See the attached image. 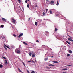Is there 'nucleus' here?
Listing matches in <instances>:
<instances>
[{
	"mask_svg": "<svg viewBox=\"0 0 73 73\" xmlns=\"http://www.w3.org/2000/svg\"><path fill=\"white\" fill-rule=\"evenodd\" d=\"M15 52L17 53H18V54H20V50H19V49L17 48L15 50Z\"/></svg>",
	"mask_w": 73,
	"mask_h": 73,
	"instance_id": "obj_1",
	"label": "nucleus"
},
{
	"mask_svg": "<svg viewBox=\"0 0 73 73\" xmlns=\"http://www.w3.org/2000/svg\"><path fill=\"white\" fill-rule=\"evenodd\" d=\"M4 47L5 49H6V50H7V48H6V47H6V48H8V49H10V48H9V46H7V45L5 44H4Z\"/></svg>",
	"mask_w": 73,
	"mask_h": 73,
	"instance_id": "obj_2",
	"label": "nucleus"
},
{
	"mask_svg": "<svg viewBox=\"0 0 73 73\" xmlns=\"http://www.w3.org/2000/svg\"><path fill=\"white\" fill-rule=\"evenodd\" d=\"M23 33H21L18 36V38H20V37H21V36H23Z\"/></svg>",
	"mask_w": 73,
	"mask_h": 73,
	"instance_id": "obj_3",
	"label": "nucleus"
},
{
	"mask_svg": "<svg viewBox=\"0 0 73 73\" xmlns=\"http://www.w3.org/2000/svg\"><path fill=\"white\" fill-rule=\"evenodd\" d=\"M51 5H54V1H52L51 2Z\"/></svg>",
	"mask_w": 73,
	"mask_h": 73,
	"instance_id": "obj_4",
	"label": "nucleus"
},
{
	"mask_svg": "<svg viewBox=\"0 0 73 73\" xmlns=\"http://www.w3.org/2000/svg\"><path fill=\"white\" fill-rule=\"evenodd\" d=\"M2 20L5 22L7 21V20H6V19H5L4 18H2Z\"/></svg>",
	"mask_w": 73,
	"mask_h": 73,
	"instance_id": "obj_5",
	"label": "nucleus"
},
{
	"mask_svg": "<svg viewBox=\"0 0 73 73\" xmlns=\"http://www.w3.org/2000/svg\"><path fill=\"white\" fill-rule=\"evenodd\" d=\"M68 40L69 41H70L73 42V39H72L71 38H68Z\"/></svg>",
	"mask_w": 73,
	"mask_h": 73,
	"instance_id": "obj_6",
	"label": "nucleus"
},
{
	"mask_svg": "<svg viewBox=\"0 0 73 73\" xmlns=\"http://www.w3.org/2000/svg\"><path fill=\"white\" fill-rule=\"evenodd\" d=\"M11 20H12V22L13 23H15V19H13L12 18L11 19Z\"/></svg>",
	"mask_w": 73,
	"mask_h": 73,
	"instance_id": "obj_7",
	"label": "nucleus"
},
{
	"mask_svg": "<svg viewBox=\"0 0 73 73\" xmlns=\"http://www.w3.org/2000/svg\"><path fill=\"white\" fill-rule=\"evenodd\" d=\"M66 42H67V44H69L70 45H71V44H70V42H69V41H66Z\"/></svg>",
	"mask_w": 73,
	"mask_h": 73,
	"instance_id": "obj_8",
	"label": "nucleus"
},
{
	"mask_svg": "<svg viewBox=\"0 0 73 73\" xmlns=\"http://www.w3.org/2000/svg\"><path fill=\"white\" fill-rule=\"evenodd\" d=\"M48 66H54V65H53V64H49L48 65Z\"/></svg>",
	"mask_w": 73,
	"mask_h": 73,
	"instance_id": "obj_9",
	"label": "nucleus"
},
{
	"mask_svg": "<svg viewBox=\"0 0 73 73\" xmlns=\"http://www.w3.org/2000/svg\"><path fill=\"white\" fill-rule=\"evenodd\" d=\"M4 26L3 25H1L0 26V28H4Z\"/></svg>",
	"mask_w": 73,
	"mask_h": 73,
	"instance_id": "obj_10",
	"label": "nucleus"
},
{
	"mask_svg": "<svg viewBox=\"0 0 73 73\" xmlns=\"http://www.w3.org/2000/svg\"><path fill=\"white\" fill-rule=\"evenodd\" d=\"M57 30H58V29H57L56 28H55L54 30V32H57Z\"/></svg>",
	"mask_w": 73,
	"mask_h": 73,
	"instance_id": "obj_11",
	"label": "nucleus"
},
{
	"mask_svg": "<svg viewBox=\"0 0 73 73\" xmlns=\"http://www.w3.org/2000/svg\"><path fill=\"white\" fill-rule=\"evenodd\" d=\"M18 69L19 71L20 72H21V73H23V72H22L21 71V70H20V68H18Z\"/></svg>",
	"mask_w": 73,
	"mask_h": 73,
	"instance_id": "obj_12",
	"label": "nucleus"
},
{
	"mask_svg": "<svg viewBox=\"0 0 73 73\" xmlns=\"http://www.w3.org/2000/svg\"><path fill=\"white\" fill-rule=\"evenodd\" d=\"M53 62H54V63H58V62L53 61Z\"/></svg>",
	"mask_w": 73,
	"mask_h": 73,
	"instance_id": "obj_13",
	"label": "nucleus"
},
{
	"mask_svg": "<svg viewBox=\"0 0 73 73\" xmlns=\"http://www.w3.org/2000/svg\"><path fill=\"white\" fill-rule=\"evenodd\" d=\"M32 57H35V54H33L32 55Z\"/></svg>",
	"mask_w": 73,
	"mask_h": 73,
	"instance_id": "obj_14",
	"label": "nucleus"
},
{
	"mask_svg": "<svg viewBox=\"0 0 73 73\" xmlns=\"http://www.w3.org/2000/svg\"><path fill=\"white\" fill-rule=\"evenodd\" d=\"M35 25H36V26H37V22H35Z\"/></svg>",
	"mask_w": 73,
	"mask_h": 73,
	"instance_id": "obj_15",
	"label": "nucleus"
},
{
	"mask_svg": "<svg viewBox=\"0 0 73 73\" xmlns=\"http://www.w3.org/2000/svg\"><path fill=\"white\" fill-rule=\"evenodd\" d=\"M29 55L30 56H32V52H30L29 54Z\"/></svg>",
	"mask_w": 73,
	"mask_h": 73,
	"instance_id": "obj_16",
	"label": "nucleus"
},
{
	"mask_svg": "<svg viewBox=\"0 0 73 73\" xmlns=\"http://www.w3.org/2000/svg\"><path fill=\"white\" fill-rule=\"evenodd\" d=\"M7 63V60H5V64H6Z\"/></svg>",
	"mask_w": 73,
	"mask_h": 73,
	"instance_id": "obj_17",
	"label": "nucleus"
},
{
	"mask_svg": "<svg viewBox=\"0 0 73 73\" xmlns=\"http://www.w3.org/2000/svg\"><path fill=\"white\" fill-rule=\"evenodd\" d=\"M69 52L70 53H72V51L71 50H69Z\"/></svg>",
	"mask_w": 73,
	"mask_h": 73,
	"instance_id": "obj_18",
	"label": "nucleus"
},
{
	"mask_svg": "<svg viewBox=\"0 0 73 73\" xmlns=\"http://www.w3.org/2000/svg\"><path fill=\"white\" fill-rule=\"evenodd\" d=\"M23 44H25V45H28V44L27 43H25V42H23Z\"/></svg>",
	"mask_w": 73,
	"mask_h": 73,
	"instance_id": "obj_19",
	"label": "nucleus"
},
{
	"mask_svg": "<svg viewBox=\"0 0 73 73\" xmlns=\"http://www.w3.org/2000/svg\"><path fill=\"white\" fill-rule=\"evenodd\" d=\"M27 8H29V4H27Z\"/></svg>",
	"mask_w": 73,
	"mask_h": 73,
	"instance_id": "obj_20",
	"label": "nucleus"
},
{
	"mask_svg": "<svg viewBox=\"0 0 73 73\" xmlns=\"http://www.w3.org/2000/svg\"><path fill=\"white\" fill-rule=\"evenodd\" d=\"M48 58H45L44 59V60L45 61H47V60H48Z\"/></svg>",
	"mask_w": 73,
	"mask_h": 73,
	"instance_id": "obj_21",
	"label": "nucleus"
},
{
	"mask_svg": "<svg viewBox=\"0 0 73 73\" xmlns=\"http://www.w3.org/2000/svg\"><path fill=\"white\" fill-rule=\"evenodd\" d=\"M0 68H3V65L2 64H1L0 65Z\"/></svg>",
	"mask_w": 73,
	"mask_h": 73,
	"instance_id": "obj_22",
	"label": "nucleus"
},
{
	"mask_svg": "<svg viewBox=\"0 0 73 73\" xmlns=\"http://www.w3.org/2000/svg\"><path fill=\"white\" fill-rule=\"evenodd\" d=\"M59 5V3H58V1H57V4H56L57 5Z\"/></svg>",
	"mask_w": 73,
	"mask_h": 73,
	"instance_id": "obj_23",
	"label": "nucleus"
},
{
	"mask_svg": "<svg viewBox=\"0 0 73 73\" xmlns=\"http://www.w3.org/2000/svg\"><path fill=\"white\" fill-rule=\"evenodd\" d=\"M13 36H14V37H16V35H15V34H13Z\"/></svg>",
	"mask_w": 73,
	"mask_h": 73,
	"instance_id": "obj_24",
	"label": "nucleus"
},
{
	"mask_svg": "<svg viewBox=\"0 0 73 73\" xmlns=\"http://www.w3.org/2000/svg\"><path fill=\"white\" fill-rule=\"evenodd\" d=\"M50 14H52V12L51 10L50 11Z\"/></svg>",
	"mask_w": 73,
	"mask_h": 73,
	"instance_id": "obj_25",
	"label": "nucleus"
},
{
	"mask_svg": "<svg viewBox=\"0 0 73 73\" xmlns=\"http://www.w3.org/2000/svg\"><path fill=\"white\" fill-rule=\"evenodd\" d=\"M72 66V65H69L66 66H66Z\"/></svg>",
	"mask_w": 73,
	"mask_h": 73,
	"instance_id": "obj_26",
	"label": "nucleus"
},
{
	"mask_svg": "<svg viewBox=\"0 0 73 73\" xmlns=\"http://www.w3.org/2000/svg\"><path fill=\"white\" fill-rule=\"evenodd\" d=\"M35 7L36 8L37 7V4H36Z\"/></svg>",
	"mask_w": 73,
	"mask_h": 73,
	"instance_id": "obj_27",
	"label": "nucleus"
},
{
	"mask_svg": "<svg viewBox=\"0 0 73 73\" xmlns=\"http://www.w3.org/2000/svg\"><path fill=\"white\" fill-rule=\"evenodd\" d=\"M46 68L47 69H50V68H51V67L49 68V67H46Z\"/></svg>",
	"mask_w": 73,
	"mask_h": 73,
	"instance_id": "obj_28",
	"label": "nucleus"
},
{
	"mask_svg": "<svg viewBox=\"0 0 73 73\" xmlns=\"http://www.w3.org/2000/svg\"><path fill=\"white\" fill-rule=\"evenodd\" d=\"M67 70V68H65L62 70Z\"/></svg>",
	"mask_w": 73,
	"mask_h": 73,
	"instance_id": "obj_29",
	"label": "nucleus"
},
{
	"mask_svg": "<svg viewBox=\"0 0 73 73\" xmlns=\"http://www.w3.org/2000/svg\"><path fill=\"white\" fill-rule=\"evenodd\" d=\"M32 54H35V53H34V52L32 51Z\"/></svg>",
	"mask_w": 73,
	"mask_h": 73,
	"instance_id": "obj_30",
	"label": "nucleus"
},
{
	"mask_svg": "<svg viewBox=\"0 0 73 73\" xmlns=\"http://www.w3.org/2000/svg\"><path fill=\"white\" fill-rule=\"evenodd\" d=\"M48 11V9H46V12H47V11Z\"/></svg>",
	"mask_w": 73,
	"mask_h": 73,
	"instance_id": "obj_31",
	"label": "nucleus"
},
{
	"mask_svg": "<svg viewBox=\"0 0 73 73\" xmlns=\"http://www.w3.org/2000/svg\"><path fill=\"white\" fill-rule=\"evenodd\" d=\"M69 56H70V54H67V57H69Z\"/></svg>",
	"mask_w": 73,
	"mask_h": 73,
	"instance_id": "obj_32",
	"label": "nucleus"
},
{
	"mask_svg": "<svg viewBox=\"0 0 73 73\" xmlns=\"http://www.w3.org/2000/svg\"><path fill=\"white\" fill-rule=\"evenodd\" d=\"M19 3H21V1H20V0H18Z\"/></svg>",
	"mask_w": 73,
	"mask_h": 73,
	"instance_id": "obj_33",
	"label": "nucleus"
},
{
	"mask_svg": "<svg viewBox=\"0 0 73 73\" xmlns=\"http://www.w3.org/2000/svg\"><path fill=\"white\" fill-rule=\"evenodd\" d=\"M2 57H3V58H4V59H6V58H5V57L4 56H3Z\"/></svg>",
	"mask_w": 73,
	"mask_h": 73,
	"instance_id": "obj_34",
	"label": "nucleus"
},
{
	"mask_svg": "<svg viewBox=\"0 0 73 73\" xmlns=\"http://www.w3.org/2000/svg\"><path fill=\"white\" fill-rule=\"evenodd\" d=\"M31 73H35V71H32L31 72Z\"/></svg>",
	"mask_w": 73,
	"mask_h": 73,
	"instance_id": "obj_35",
	"label": "nucleus"
},
{
	"mask_svg": "<svg viewBox=\"0 0 73 73\" xmlns=\"http://www.w3.org/2000/svg\"><path fill=\"white\" fill-rule=\"evenodd\" d=\"M43 15H45V13L44 12L43 13Z\"/></svg>",
	"mask_w": 73,
	"mask_h": 73,
	"instance_id": "obj_36",
	"label": "nucleus"
},
{
	"mask_svg": "<svg viewBox=\"0 0 73 73\" xmlns=\"http://www.w3.org/2000/svg\"><path fill=\"white\" fill-rule=\"evenodd\" d=\"M22 63L24 65V66H25V64H24V63L23 62Z\"/></svg>",
	"mask_w": 73,
	"mask_h": 73,
	"instance_id": "obj_37",
	"label": "nucleus"
},
{
	"mask_svg": "<svg viewBox=\"0 0 73 73\" xmlns=\"http://www.w3.org/2000/svg\"><path fill=\"white\" fill-rule=\"evenodd\" d=\"M27 73H30V72H29V71H28V70H27Z\"/></svg>",
	"mask_w": 73,
	"mask_h": 73,
	"instance_id": "obj_38",
	"label": "nucleus"
},
{
	"mask_svg": "<svg viewBox=\"0 0 73 73\" xmlns=\"http://www.w3.org/2000/svg\"><path fill=\"white\" fill-rule=\"evenodd\" d=\"M46 33H48V34H49V32H48V31H46Z\"/></svg>",
	"mask_w": 73,
	"mask_h": 73,
	"instance_id": "obj_39",
	"label": "nucleus"
},
{
	"mask_svg": "<svg viewBox=\"0 0 73 73\" xmlns=\"http://www.w3.org/2000/svg\"><path fill=\"white\" fill-rule=\"evenodd\" d=\"M27 2H28V1H27V0L25 1V3H27Z\"/></svg>",
	"mask_w": 73,
	"mask_h": 73,
	"instance_id": "obj_40",
	"label": "nucleus"
},
{
	"mask_svg": "<svg viewBox=\"0 0 73 73\" xmlns=\"http://www.w3.org/2000/svg\"><path fill=\"white\" fill-rule=\"evenodd\" d=\"M36 42H39V41H38V40H36Z\"/></svg>",
	"mask_w": 73,
	"mask_h": 73,
	"instance_id": "obj_41",
	"label": "nucleus"
},
{
	"mask_svg": "<svg viewBox=\"0 0 73 73\" xmlns=\"http://www.w3.org/2000/svg\"><path fill=\"white\" fill-rule=\"evenodd\" d=\"M30 19H31V18H29V19H28V21H29V20H30Z\"/></svg>",
	"mask_w": 73,
	"mask_h": 73,
	"instance_id": "obj_42",
	"label": "nucleus"
},
{
	"mask_svg": "<svg viewBox=\"0 0 73 73\" xmlns=\"http://www.w3.org/2000/svg\"><path fill=\"white\" fill-rule=\"evenodd\" d=\"M68 36H69V37H70V38H72V37L70 36H69V35H68Z\"/></svg>",
	"mask_w": 73,
	"mask_h": 73,
	"instance_id": "obj_43",
	"label": "nucleus"
},
{
	"mask_svg": "<svg viewBox=\"0 0 73 73\" xmlns=\"http://www.w3.org/2000/svg\"><path fill=\"white\" fill-rule=\"evenodd\" d=\"M46 1H49V0H46Z\"/></svg>",
	"mask_w": 73,
	"mask_h": 73,
	"instance_id": "obj_44",
	"label": "nucleus"
},
{
	"mask_svg": "<svg viewBox=\"0 0 73 73\" xmlns=\"http://www.w3.org/2000/svg\"><path fill=\"white\" fill-rule=\"evenodd\" d=\"M53 56H51L52 58H53Z\"/></svg>",
	"mask_w": 73,
	"mask_h": 73,
	"instance_id": "obj_45",
	"label": "nucleus"
},
{
	"mask_svg": "<svg viewBox=\"0 0 73 73\" xmlns=\"http://www.w3.org/2000/svg\"><path fill=\"white\" fill-rule=\"evenodd\" d=\"M33 62L35 63V62L34 61H33Z\"/></svg>",
	"mask_w": 73,
	"mask_h": 73,
	"instance_id": "obj_46",
	"label": "nucleus"
},
{
	"mask_svg": "<svg viewBox=\"0 0 73 73\" xmlns=\"http://www.w3.org/2000/svg\"><path fill=\"white\" fill-rule=\"evenodd\" d=\"M12 29L13 28V27L12 26Z\"/></svg>",
	"mask_w": 73,
	"mask_h": 73,
	"instance_id": "obj_47",
	"label": "nucleus"
},
{
	"mask_svg": "<svg viewBox=\"0 0 73 73\" xmlns=\"http://www.w3.org/2000/svg\"><path fill=\"white\" fill-rule=\"evenodd\" d=\"M31 60H30L29 61H28V62H31Z\"/></svg>",
	"mask_w": 73,
	"mask_h": 73,
	"instance_id": "obj_48",
	"label": "nucleus"
},
{
	"mask_svg": "<svg viewBox=\"0 0 73 73\" xmlns=\"http://www.w3.org/2000/svg\"><path fill=\"white\" fill-rule=\"evenodd\" d=\"M35 61V62H37V61H36V60Z\"/></svg>",
	"mask_w": 73,
	"mask_h": 73,
	"instance_id": "obj_49",
	"label": "nucleus"
},
{
	"mask_svg": "<svg viewBox=\"0 0 73 73\" xmlns=\"http://www.w3.org/2000/svg\"><path fill=\"white\" fill-rule=\"evenodd\" d=\"M28 1H29V0H27Z\"/></svg>",
	"mask_w": 73,
	"mask_h": 73,
	"instance_id": "obj_50",
	"label": "nucleus"
},
{
	"mask_svg": "<svg viewBox=\"0 0 73 73\" xmlns=\"http://www.w3.org/2000/svg\"><path fill=\"white\" fill-rule=\"evenodd\" d=\"M72 44H73V42L72 43Z\"/></svg>",
	"mask_w": 73,
	"mask_h": 73,
	"instance_id": "obj_51",
	"label": "nucleus"
}]
</instances>
